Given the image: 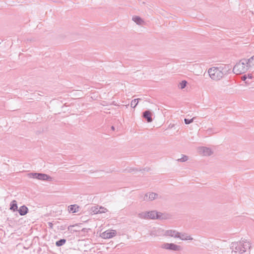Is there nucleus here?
<instances>
[{"mask_svg": "<svg viewBox=\"0 0 254 254\" xmlns=\"http://www.w3.org/2000/svg\"><path fill=\"white\" fill-rule=\"evenodd\" d=\"M17 211L21 216H23L28 212V208L25 205H23L20 206Z\"/></svg>", "mask_w": 254, "mask_h": 254, "instance_id": "9b49d317", "label": "nucleus"}, {"mask_svg": "<svg viewBox=\"0 0 254 254\" xmlns=\"http://www.w3.org/2000/svg\"><path fill=\"white\" fill-rule=\"evenodd\" d=\"M247 78V76L246 75H244L242 77V79L244 81L246 80Z\"/></svg>", "mask_w": 254, "mask_h": 254, "instance_id": "a878e982", "label": "nucleus"}, {"mask_svg": "<svg viewBox=\"0 0 254 254\" xmlns=\"http://www.w3.org/2000/svg\"><path fill=\"white\" fill-rule=\"evenodd\" d=\"M162 248L166 250H170L174 251H179L181 250V247L173 243H164Z\"/></svg>", "mask_w": 254, "mask_h": 254, "instance_id": "423d86ee", "label": "nucleus"}, {"mask_svg": "<svg viewBox=\"0 0 254 254\" xmlns=\"http://www.w3.org/2000/svg\"><path fill=\"white\" fill-rule=\"evenodd\" d=\"M132 20L137 25H141L144 23V21L138 16H133Z\"/></svg>", "mask_w": 254, "mask_h": 254, "instance_id": "f3484780", "label": "nucleus"}, {"mask_svg": "<svg viewBox=\"0 0 254 254\" xmlns=\"http://www.w3.org/2000/svg\"><path fill=\"white\" fill-rule=\"evenodd\" d=\"M217 131L215 130V129L214 128H208L205 131V133L207 135H211L212 134L217 133Z\"/></svg>", "mask_w": 254, "mask_h": 254, "instance_id": "a211bd4d", "label": "nucleus"}, {"mask_svg": "<svg viewBox=\"0 0 254 254\" xmlns=\"http://www.w3.org/2000/svg\"><path fill=\"white\" fill-rule=\"evenodd\" d=\"M111 129H112V130H114L115 128V127L114 126H112Z\"/></svg>", "mask_w": 254, "mask_h": 254, "instance_id": "cd10ccee", "label": "nucleus"}, {"mask_svg": "<svg viewBox=\"0 0 254 254\" xmlns=\"http://www.w3.org/2000/svg\"><path fill=\"white\" fill-rule=\"evenodd\" d=\"M178 237L182 240H192V238L190 236H187L185 234H182L181 233L178 232Z\"/></svg>", "mask_w": 254, "mask_h": 254, "instance_id": "2eb2a0df", "label": "nucleus"}, {"mask_svg": "<svg viewBox=\"0 0 254 254\" xmlns=\"http://www.w3.org/2000/svg\"><path fill=\"white\" fill-rule=\"evenodd\" d=\"M248 63L251 67H254V56L248 59Z\"/></svg>", "mask_w": 254, "mask_h": 254, "instance_id": "4be33fe9", "label": "nucleus"}, {"mask_svg": "<svg viewBox=\"0 0 254 254\" xmlns=\"http://www.w3.org/2000/svg\"><path fill=\"white\" fill-rule=\"evenodd\" d=\"M117 234L116 230H112V232L107 230L101 234V237L103 239H110L115 236Z\"/></svg>", "mask_w": 254, "mask_h": 254, "instance_id": "6e6552de", "label": "nucleus"}, {"mask_svg": "<svg viewBox=\"0 0 254 254\" xmlns=\"http://www.w3.org/2000/svg\"><path fill=\"white\" fill-rule=\"evenodd\" d=\"M10 209L13 211H17L18 206L17 201L15 200H12L10 204Z\"/></svg>", "mask_w": 254, "mask_h": 254, "instance_id": "dca6fc26", "label": "nucleus"}, {"mask_svg": "<svg viewBox=\"0 0 254 254\" xmlns=\"http://www.w3.org/2000/svg\"><path fill=\"white\" fill-rule=\"evenodd\" d=\"M92 210H93V212H94V213H95V214L105 213L106 212H107L108 211L107 208L101 207V206L99 208L95 207L94 209H92Z\"/></svg>", "mask_w": 254, "mask_h": 254, "instance_id": "4468645a", "label": "nucleus"}, {"mask_svg": "<svg viewBox=\"0 0 254 254\" xmlns=\"http://www.w3.org/2000/svg\"><path fill=\"white\" fill-rule=\"evenodd\" d=\"M139 218L144 219H166V215L156 210H152L140 213L138 214Z\"/></svg>", "mask_w": 254, "mask_h": 254, "instance_id": "f03ea898", "label": "nucleus"}, {"mask_svg": "<svg viewBox=\"0 0 254 254\" xmlns=\"http://www.w3.org/2000/svg\"><path fill=\"white\" fill-rule=\"evenodd\" d=\"M66 242V240L64 239H61L56 242V245L57 247H61L64 245Z\"/></svg>", "mask_w": 254, "mask_h": 254, "instance_id": "6ab92c4d", "label": "nucleus"}, {"mask_svg": "<svg viewBox=\"0 0 254 254\" xmlns=\"http://www.w3.org/2000/svg\"><path fill=\"white\" fill-rule=\"evenodd\" d=\"M158 194L155 192L147 193L145 194L144 200H153L158 197Z\"/></svg>", "mask_w": 254, "mask_h": 254, "instance_id": "1a4fd4ad", "label": "nucleus"}, {"mask_svg": "<svg viewBox=\"0 0 254 254\" xmlns=\"http://www.w3.org/2000/svg\"><path fill=\"white\" fill-rule=\"evenodd\" d=\"M248 59H243L234 66L233 71L236 74H240L247 71L251 67Z\"/></svg>", "mask_w": 254, "mask_h": 254, "instance_id": "20e7f679", "label": "nucleus"}, {"mask_svg": "<svg viewBox=\"0 0 254 254\" xmlns=\"http://www.w3.org/2000/svg\"><path fill=\"white\" fill-rule=\"evenodd\" d=\"M49 228L52 229L53 227V224L51 222H48L47 223Z\"/></svg>", "mask_w": 254, "mask_h": 254, "instance_id": "393cba45", "label": "nucleus"}, {"mask_svg": "<svg viewBox=\"0 0 254 254\" xmlns=\"http://www.w3.org/2000/svg\"><path fill=\"white\" fill-rule=\"evenodd\" d=\"M187 84V82L186 80H183L180 83V88L183 89L185 88Z\"/></svg>", "mask_w": 254, "mask_h": 254, "instance_id": "5701e85b", "label": "nucleus"}, {"mask_svg": "<svg viewBox=\"0 0 254 254\" xmlns=\"http://www.w3.org/2000/svg\"><path fill=\"white\" fill-rule=\"evenodd\" d=\"M248 77L249 78H250V79H252L253 78V75L251 74H249L248 76Z\"/></svg>", "mask_w": 254, "mask_h": 254, "instance_id": "bb28decb", "label": "nucleus"}, {"mask_svg": "<svg viewBox=\"0 0 254 254\" xmlns=\"http://www.w3.org/2000/svg\"><path fill=\"white\" fill-rule=\"evenodd\" d=\"M230 69L229 65H220L218 67H212L210 68L208 70V72L212 79L219 80L222 78L224 75L227 74Z\"/></svg>", "mask_w": 254, "mask_h": 254, "instance_id": "f257e3e1", "label": "nucleus"}, {"mask_svg": "<svg viewBox=\"0 0 254 254\" xmlns=\"http://www.w3.org/2000/svg\"><path fill=\"white\" fill-rule=\"evenodd\" d=\"M79 207L77 204L70 205L68 207V211L70 213H75L79 211Z\"/></svg>", "mask_w": 254, "mask_h": 254, "instance_id": "f8f14e48", "label": "nucleus"}, {"mask_svg": "<svg viewBox=\"0 0 254 254\" xmlns=\"http://www.w3.org/2000/svg\"><path fill=\"white\" fill-rule=\"evenodd\" d=\"M195 117H193L192 118V119H185L184 120V122H185V123L186 124V125H189L191 123L193 122L194 119H195Z\"/></svg>", "mask_w": 254, "mask_h": 254, "instance_id": "b1692460", "label": "nucleus"}, {"mask_svg": "<svg viewBox=\"0 0 254 254\" xmlns=\"http://www.w3.org/2000/svg\"><path fill=\"white\" fill-rule=\"evenodd\" d=\"M30 177L42 181H51L52 178L50 176L43 173H32L29 174Z\"/></svg>", "mask_w": 254, "mask_h": 254, "instance_id": "39448f33", "label": "nucleus"}, {"mask_svg": "<svg viewBox=\"0 0 254 254\" xmlns=\"http://www.w3.org/2000/svg\"><path fill=\"white\" fill-rule=\"evenodd\" d=\"M166 236H170L174 238L178 237V232L175 230H169L166 231L165 233Z\"/></svg>", "mask_w": 254, "mask_h": 254, "instance_id": "ddd939ff", "label": "nucleus"}, {"mask_svg": "<svg viewBox=\"0 0 254 254\" xmlns=\"http://www.w3.org/2000/svg\"><path fill=\"white\" fill-rule=\"evenodd\" d=\"M142 117L148 123H150L153 120L152 118V113L149 110H146L143 112Z\"/></svg>", "mask_w": 254, "mask_h": 254, "instance_id": "9d476101", "label": "nucleus"}, {"mask_svg": "<svg viewBox=\"0 0 254 254\" xmlns=\"http://www.w3.org/2000/svg\"><path fill=\"white\" fill-rule=\"evenodd\" d=\"M189 159L188 156L186 155L182 154L181 158L178 159L177 160L180 162H185Z\"/></svg>", "mask_w": 254, "mask_h": 254, "instance_id": "aec40b11", "label": "nucleus"}, {"mask_svg": "<svg viewBox=\"0 0 254 254\" xmlns=\"http://www.w3.org/2000/svg\"><path fill=\"white\" fill-rule=\"evenodd\" d=\"M250 246L249 242L242 241L232 242L231 244L230 248L232 252H234L236 253L239 252L240 254H243L247 251L249 252Z\"/></svg>", "mask_w": 254, "mask_h": 254, "instance_id": "7ed1b4c3", "label": "nucleus"}, {"mask_svg": "<svg viewBox=\"0 0 254 254\" xmlns=\"http://www.w3.org/2000/svg\"><path fill=\"white\" fill-rule=\"evenodd\" d=\"M197 150L199 154L203 156H210L213 153L211 149L207 147H199L198 148Z\"/></svg>", "mask_w": 254, "mask_h": 254, "instance_id": "0eeeda50", "label": "nucleus"}, {"mask_svg": "<svg viewBox=\"0 0 254 254\" xmlns=\"http://www.w3.org/2000/svg\"><path fill=\"white\" fill-rule=\"evenodd\" d=\"M139 100H140V99L138 98L132 100L130 103V106L132 108H135L137 105Z\"/></svg>", "mask_w": 254, "mask_h": 254, "instance_id": "412c9836", "label": "nucleus"}]
</instances>
